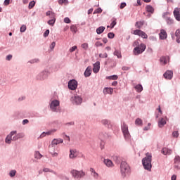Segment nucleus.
Segmentation results:
<instances>
[{
    "label": "nucleus",
    "mask_w": 180,
    "mask_h": 180,
    "mask_svg": "<svg viewBox=\"0 0 180 180\" xmlns=\"http://www.w3.org/2000/svg\"><path fill=\"white\" fill-rule=\"evenodd\" d=\"M120 173L121 176L124 179L125 178H128L131 174V169H130V166L127 164V162L122 161L120 164Z\"/></svg>",
    "instance_id": "obj_1"
},
{
    "label": "nucleus",
    "mask_w": 180,
    "mask_h": 180,
    "mask_svg": "<svg viewBox=\"0 0 180 180\" xmlns=\"http://www.w3.org/2000/svg\"><path fill=\"white\" fill-rule=\"evenodd\" d=\"M146 157L142 159V165L146 171H151L153 168V165H151V161H153V155L150 153H147Z\"/></svg>",
    "instance_id": "obj_2"
},
{
    "label": "nucleus",
    "mask_w": 180,
    "mask_h": 180,
    "mask_svg": "<svg viewBox=\"0 0 180 180\" xmlns=\"http://www.w3.org/2000/svg\"><path fill=\"white\" fill-rule=\"evenodd\" d=\"M49 108L51 112H53V113H58V112L61 110V108H60V101L51 98L49 103Z\"/></svg>",
    "instance_id": "obj_3"
},
{
    "label": "nucleus",
    "mask_w": 180,
    "mask_h": 180,
    "mask_svg": "<svg viewBox=\"0 0 180 180\" xmlns=\"http://www.w3.org/2000/svg\"><path fill=\"white\" fill-rule=\"evenodd\" d=\"M53 71H57V69L53 70V68L49 67L46 68L45 70L40 72L37 76V79L39 81H44V79H46V78H49V75Z\"/></svg>",
    "instance_id": "obj_4"
},
{
    "label": "nucleus",
    "mask_w": 180,
    "mask_h": 180,
    "mask_svg": "<svg viewBox=\"0 0 180 180\" xmlns=\"http://www.w3.org/2000/svg\"><path fill=\"white\" fill-rule=\"evenodd\" d=\"M121 130L124 140L126 141H130L131 140V135L130 134V131H129V126L126 123H123L121 125Z\"/></svg>",
    "instance_id": "obj_5"
},
{
    "label": "nucleus",
    "mask_w": 180,
    "mask_h": 180,
    "mask_svg": "<svg viewBox=\"0 0 180 180\" xmlns=\"http://www.w3.org/2000/svg\"><path fill=\"white\" fill-rule=\"evenodd\" d=\"M70 174L75 179H81V178H84V176H85V172L82 170L78 171L73 169L70 172Z\"/></svg>",
    "instance_id": "obj_6"
},
{
    "label": "nucleus",
    "mask_w": 180,
    "mask_h": 180,
    "mask_svg": "<svg viewBox=\"0 0 180 180\" xmlns=\"http://www.w3.org/2000/svg\"><path fill=\"white\" fill-rule=\"evenodd\" d=\"M68 86L70 91H75L78 88V82L74 79H70L68 83Z\"/></svg>",
    "instance_id": "obj_7"
},
{
    "label": "nucleus",
    "mask_w": 180,
    "mask_h": 180,
    "mask_svg": "<svg viewBox=\"0 0 180 180\" xmlns=\"http://www.w3.org/2000/svg\"><path fill=\"white\" fill-rule=\"evenodd\" d=\"M70 101L73 105H81L82 103V97L79 95H75L72 96Z\"/></svg>",
    "instance_id": "obj_8"
},
{
    "label": "nucleus",
    "mask_w": 180,
    "mask_h": 180,
    "mask_svg": "<svg viewBox=\"0 0 180 180\" xmlns=\"http://www.w3.org/2000/svg\"><path fill=\"white\" fill-rule=\"evenodd\" d=\"M17 131L14 130V131H11L9 134L7 135V136L6 137L5 139V143L6 144H11V143H12V141H13V136H15V134H16Z\"/></svg>",
    "instance_id": "obj_9"
},
{
    "label": "nucleus",
    "mask_w": 180,
    "mask_h": 180,
    "mask_svg": "<svg viewBox=\"0 0 180 180\" xmlns=\"http://www.w3.org/2000/svg\"><path fill=\"white\" fill-rule=\"evenodd\" d=\"M131 34H134L135 36H140L142 37V39H147V37H148L147 34H146V32H143L141 30H135L131 32Z\"/></svg>",
    "instance_id": "obj_10"
},
{
    "label": "nucleus",
    "mask_w": 180,
    "mask_h": 180,
    "mask_svg": "<svg viewBox=\"0 0 180 180\" xmlns=\"http://www.w3.org/2000/svg\"><path fill=\"white\" fill-rule=\"evenodd\" d=\"M146 46H138L134 49V56H139L143 51H146Z\"/></svg>",
    "instance_id": "obj_11"
},
{
    "label": "nucleus",
    "mask_w": 180,
    "mask_h": 180,
    "mask_svg": "<svg viewBox=\"0 0 180 180\" xmlns=\"http://www.w3.org/2000/svg\"><path fill=\"white\" fill-rule=\"evenodd\" d=\"M57 131V129H52L46 132H42L39 136V139H43V137H46V136H51V134H54Z\"/></svg>",
    "instance_id": "obj_12"
},
{
    "label": "nucleus",
    "mask_w": 180,
    "mask_h": 180,
    "mask_svg": "<svg viewBox=\"0 0 180 180\" xmlns=\"http://www.w3.org/2000/svg\"><path fill=\"white\" fill-rule=\"evenodd\" d=\"M160 65H167L169 63V57L168 56H161L160 58Z\"/></svg>",
    "instance_id": "obj_13"
},
{
    "label": "nucleus",
    "mask_w": 180,
    "mask_h": 180,
    "mask_svg": "<svg viewBox=\"0 0 180 180\" xmlns=\"http://www.w3.org/2000/svg\"><path fill=\"white\" fill-rule=\"evenodd\" d=\"M70 153L69 158L71 160H74L78 157V150H77V149H70Z\"/></svg>",
    "instance_id": "obj_14"
},
{
    "label": "nucleus",
    "mask_w": 180,
    "mask_h": 180,
    "mask_svg": "<svg viewBox=\"0 0 180 180\" xmlns=\"http://www.w3.org/2000/svg\"><path fill=\"white\" fill-rule=\"evenodd\" d=\"M163 77L165 79H172V77H174V72H172V70H167L164 73Z\"/></svg>",
    "instance_id": "obj_15"
},
{
    "label": "nucleus",
    "mask_w": 180,
    "mask_h": 180,
    "mask_svg": "<svg viewBox=\"0 0 180 180\" xmlns=\"http://www.w3.org/2000/svg\"><path fill=\"white\" fill-rule=\"evenodd\" d=\"M101 124H103V126H105V127H107V129H110V127H112V123L110 122V120L108 119L102 120Z\"/></svg>",
    "instance_id": "obj_16"
},
{
    "label": "nucleus",
    "mask_w": 180,
    "mask_h": 180,
    "mask_svg": "<svg viewBox=\"0 0 180 180\" xmlns=\"http://www.w3.org/2000/svg\"><path fill=\"white\" fill-rule=\"evenodd\" d=\"M25 137V134L20 132H16L15 134L13 136V141H16L19 140V139H23Z\"/></svg>",
    "instance_id": "obj_17"
},
{
    "label": "nucleus",
    "mask_w": 180,
    "mask_h": 180,
    "mask_svg": "<svg viewBox=\"0 0 180 180\" xmlns=\"http://www.w3.org/2000/svg\"><path fill=\"white\" fill-rule=\"evenodd\" d=\"M63 143H64V140H63V139L58 138L53 139L51 144L56 147V146H58V144H61Z\"/></svg>",
    "instance_id": "obj_18"
},
{
    "label": "nucleus",
    "mask_w": 180,
    "mask_h": 180,
    "mask_svg": "<svg viewBox=\"0 0 180 180\" xmlns=\"http://www.w3.org/2000/svg\"><path fill=\"white\" fill-rule=\"evenodd\" d=\"M99 70H101V63L97 61L94 64L93 71L94 74H98V72H99Z\"/></svg>",
    "instance_id": "obj_19"
},
{
    "label": "nucleus",
    "mask_w": 180,
    "mask_h": 180,
    "mask_svg": "<svg viewBox=\"0 0 180 180\" xmlns=\"http://www.w3.org/2000/svg\"><path fill=\"white\" fill-rule=\"evenodd\" d=\"M176 20L180 21V8H176L173 12Z\"/></svg>",
    "instance_id": "obj_20"
},
{
    "label": "nucleus",
    "mask_w": 180,
    "mask_h": 180,
    "mask_svg": "<svg viewBox=\"0 0 180 180\" xmlns=\"http://www.w3.org/2000/svg\"><path fill=\"white\" fill-rule=\"evenodd\" d=\"M159 37H160V39H161V40H165V39L168 37L167 31H165V30H160V32L159 33Z\"/></svg>",
    "instance_id": "obj_21"
},
{
    "label": "nucleus",
    "mask_w": 180,
    "mask_h": 180,
    "mask_svg": "<svg viewBox=\"0 0 180 180\" xmlns=\"http://www.w3.org/2000/svg\"><path fill=\"white\" fill-rule=\"evenodd\" d=\"M103 94H104V95H112V94H113V88L105 87L103 90Z\"/></svg>",
    "instance_id": "obj_22"
},
{
    "label": "nucleus",
    "mask_w": 180,
    "mask_h": 180,
    "mask_svg": "<svg viewBox=\"0 0 180 180\" xmlns=\"http://www.w3.org/2000/svg\"><path fill=\"white\" fill-rule=\"evenodd\" d=\"M90 172H91V176H93V178H94V179H99V174H98V173L95 171V169H94V168H90Z\"/></svg>",
    "instance_id": "obj_23"
},
{
    "label": "nucleus",
    "mask_w": 180,
    "mask_h": 180,
    "mask_svg": "<svg viewBox=\"0 0 180 180\" xmlns=\"http://www.w3.org/2000/svg\"><path fill=\"white\" fill-rule=\"evenodd\" d=\"M162 154L164 155H171V154H172V150L168 148H163L162 149Z\"/></svg>",
    "instance_id": "obj_24"
},
{
    "label": "nucleus",
    "mask_w": 180,
    "mask_h": 180,
    "mask_svg": "<svg viewBox=\"0 0 180 180\" xmlns=\"http://www.w3.org/2000/svg\"><path fill=\"white\" fill-rule=\"evenodd\" d=\"M103 162L105 165H106V167H108V168L113 167V162H112V160H110V159H104Z\"/></svg>",
    "instance_id": "obj_25"
},
{
    "label": "nucleus",
    "mask_w": 180,
    "mask_h": 180,
    "mask_svg": "<svg viewBox=\"0 0 180 180\" xmlns=\"http://www.w3.org/2000/svg\"><path fill=\"white\" fill-rule=\"evenodd\" d=\"M165 124H167V121L165 120V119H164V118L159 119L158 127H160L161 129V128L164 127V126H165Z\"/></svg>",
    "instance_id": "obj_26"
},
{
    "label": "nucleus",
    "mask_w": 180,
    "mask_h": 180,
    "mask_svg": "<svg viewBox=\"0 0 180 180\" xmlns=\"http://www.w3.org/2000/svg\"><path fill=\"white\" fill-rule=\"evenodd\" d=\"M91 71H92V68L91 66L87 67L86 70L84 71V77H86V78L88 77H91Z\"/></svg>",
    "instance_id": "obj_27"
},
{
    "label": "nucleus",
    "mask_w": 180,
    "mask_h": 180,
    "mask_svg": "<svg viewBox=\"0 0 180 180\" xmlns=\"http://www.w3.org/2000/svg\"><path fill=\"white\" fill-rule=\"evenodd\" d=\"M119 78V76L117 75H113L111 76H107L105 77V79H110L111 81H116Z\"/></svg>",
    "instance_id": "obj_28"
},
{
    "label": "nucleus",
    "mask_w": 180,
    "mask_h": 180,
    "mask_svg": "<svg viewBox=\"0 0 180 180\" xmlns=\"http://www.w3.org/2000/svg\"><path fill=\"white\" fill-rule=\"evenodd\" d=\"M134 88L136 92H138L139 94H140V92H143V85L136 84V86H134Z\"/></svg>",
    "instance_id": "obj_29"
},
{
    "label": "nucleus",
    "mask_w": 180,
    "mask_h": 180,
    "mask_svg": "<svg viewBox=\"0 0 180 180\" xmlns=\"http://www.w3.org/2000/svg\"><path fill=\"white\" fill-rule=\"evenodd\" d=\"M46 16H49L51 20L56 19V13H54L53 11H47Z\"/></svg>",
    "instance_id": "obj_30"
},
{
    "label": "nucleus",
    "mask_w": 180,
    "mask_h": 180,
    "mask_svg": "<svg viewBox=\"0 0 180 180\" xmlns=\"http://www.w3.org/2000/svg\"><path fill=\"white\" fill-rule=\"evenodd\" d=\"M143 25H144V21H137L135 23V26L136 27H137V29H140L141 27H143Z\"/></svg>",
    "instance_id": "obj_31"
},
{
    "label": "nucleus",
    "mask_w": 180,
    "mask_h": 180,
    "mask_svg": "<svg viewBox=\"0 0 180 180\" xmlns=\"http://www.w3.org/2000/svg\"><path fill=\"white\" fill-rule=\"evenodd\" d=\"M146 12H149L150 13H154V8L153 6L148 5L146 7Z\"/></svg>",
    "instance_id": "obj_32"
},
{
    "label": "nucleus",
    "mask_w": 180,
    "mask_h": 180,
    "mask_svg": "<svg viewBox=\"0 0 180 180\" xmlns=\"http://www.w3.org/2000/svg\"><path fill=\"white\" fill-rule=\"evenodd\" d=\"M105 32V27L101 26L96 29V33L97 34H101V33H103Z\"/></svg>",
    "instance_id": "obj_33"
},
{
    "label": "nucleus",
    "mask_w": 180,
    "mask_h": 180,
    "mask_svg": "<svg viewBox=\"0 0 180 180\" xmlns=\"http://www.w3.org/2000/svg\"><path fill=\"white\" fill-rule=\"evenodd\" d=\"M56 146L54 145H52V143H51L49 146V152L50 153V154L51 153H54L56 151Z\"/></svg>",
    "instance_id": "obj_34"
},
{
    "label": "nucleus",
    "mask_w": 180,
    "mask_h": 180,
    "mask_svg": "<svg viewBox=\"0 0 180 180\" xmlns=\"http://www.w3.org/2000/svg\"><path fill=\"white\" fill-rule=\"evenodd\" d=\"M135 124L136 126H143V120L140 118H137L135 120Z\"/></svg>",
    "instance_id": "obj_35"
},
{
    "label": "nucleus",
    "mask_w": 180,
    "mask_h": 180,
    "mask_svg": "<svg viewBox=\"0 0 180 180\" xmlns=\"http://www.w3.org/2000/svg\"><path fill=\"white\" fill-rule=\"evenodd\" d=\"M43 157V155H41L40 152L36 151L34 153V158L37 160H40Z\"/></svg>",
    "instance_id": "obj_36"
},
{
    "label": "nucleus",
    "mask_w": 180,
    "mask_h": 180,
    "mask_svg": "<svg viewBox=\"0 0 180 180\" xmlns=\"http://www.w3.org/2000/svg\"><path fill=\"white\" fill-rule=\"evenodd\" d=\"M43 172H51L52 174H54V175H56L57 174L53 169H51L47 168V167H45V168L43 169Z\"/></svg>",
    "instance_id": "obj_37"
},
{
    "label": "nucleus",
    "mask_w": 180,
    "mask_h": 180,
    "mask_svg": "<svg viewBox=\"0 0 180 180\" xmlns=\"http://www.w3.org/2000/svg\"><path fill=\"white\" fill-rule=\"evenodd\" d=\"M99 137L100 139H106L108 137V133L106 132H101L100 134H99Z\"/></svg>",
    "instance_id": "obj_38"
},
{
    "label": "nucleus",
    "mask_w": 180,
    "mask_h": 180,
    "mask_svg": "<svg viewBox=\"0 0 180 180\" xmlns=\"http://www.w3.org/2000/svg\"><path fill=\"white\" fill-rule=\"evenodd\" d=\"M172 137L178 139L179 137V132L178 131H174L172 134Z\"/></svg>",
    "instance_id": "obj_39"
},
{
    "label": "nucleus",
    "mask_w": 180,
    "mask_h": 180,
    "mask_svg": "<svg viewBox=\"0 0 180 180\" xmlns=\"http://www.w3.org/2000/svg\"><path fill=\"white\" fill-rule=\"evenodd\" d=\"M114 56H116L117 58H120L122 57V53L120 51L115 50L114 51Z\"/></svg>",
    "instance_id": "obj_40"
},
{
    "label": "nucleus",
    "mask_w": 180,
    "mask_h": 180,
    "mask_svg": "<svg viewBox=\"0 0 180 180\" xmlns=\"http://www.w3.org/2000/svg\"><path fill=\"white\" fill-rule=\"evenodd\" d=\"M15 175H16V170L12 169V170L10 171V172H9V176H10L11 178L15 177Z\"/></svg>",
    "instance_id": "obj_41"
},
{
    "label": "nucleus",
    "mask_w": 180,
    "mask_h": 180,
    "mask_svg": "<svg viewBox=\"0 0 180 180\" xmlns=\"http://www.w3.org/2000/svg\"><path fill=\"white\" fill-rule=\"evenodd\" d=\"M39 62H40V60L39 58H34L29 61V63H30V64H36Z\"/></svg>",
    "instance_id": "obj_42"
},
{
    "label": "nucleus",
    "mask_w": 180,
    "mask_h": 180,
    "mask_svg": "<svg viewBox=\"0 0 180 180\" xmlns=\"http://www.w3.org/2000/svg\"><path fill=\"white\" fill-rule=\"evenodd\" d=\"M35 5H36V2L34 1H32L29 4V6H28L29 9L33 8Z\"/></svg>",
    "instance_id": "obj_43"
},
{
    "label": "nucleus",
    "mask_w": 180,
    "mask_h": 180,
    "mask_svg": "<svg viewBox=\"0 0 180 180\" xmlns=\"http://www.w3.org/2000/svg\"><path fill=\"white\" fill-rule=\"evenodd\" d=\"M70 30H71V32H72L73 33H77V26H75V25H72L71 27H70Z\"/></svg>",
    "instance_id": "obj_44"
},
{
    "label": "nucleus",
    "mask_w": 180,
    "mask_h": 180,
    "mask_svg": "<svg viewBox=\"0 0 180 180\" xmlns=\"http://www.w3.org/2000/svg\"><path fill=\"white\" fill-rule=\"evenodd\" d=\"M45 50H48L49 53H50V51H53L54 50V46H45Z\"/></svg>",
    "instance_id": "obj_45"
},
{
    "label": "nucleus",
    "mask_w": 180,
    "mask_h": 180,
    "mask_svg": "<svg viewBox=\"0 0 180 180\" xmlns=\"http://www.w3.org/2000/svg\"><path fill=\"white\" fill-rule=\"evenodd\" d=\"M54 23H56V19H51L48 21V25L50 26H54Z\"/></svg>",
    "instance_id": "obj_46"
},
{
    "label": "nucleus",
    "mask_w": 180,
    "mask_h": 180,
    "mask_svg": "<svg viewBox=\"0 0 180 180\" xmlns=\"http://www.w3.org/2000/svg\"><path fill=\"white\" fill-rule=\"evenodd\" d=\"M180 163V157L179 155H176L174 158V164H179Z\"/></svg>",
    "instance_id": "obj_47"
},
{
    "label": "nucleus",
    "mask_w": 180,
    "mask_h": 180,
    "mask_svg": "<svg viewBox=\"0 0 180 180\" xmlns=\"http://www.w3.org/2000/svg\"><path fill=\"white\" fill-rule=\"evenodd\" d=\"M116 23H117L116 22V18H113L112 21V22L110 24L111 29H113L115 27V26H116Z\"/></svg>",
    "instance_id": "obj_48"
},
{
    "label": "nucleus",
    "mask_w": 180,
    "mask_h": 180,
    "mask_svg": "<svg viewBox=\"0 0 180 180\" xmlns=\"http://www.w3.org/2000/svg\"><path fill=\"white\" fill-rule=\"evenodd\" d=\"M99 57L100 58H108V53H100Z\"/></svg>",
    "instance_id": "obj_49"
},
{
    "label": "nucleus",
    "mask_w": 180,
    "mask_h": 180,
    "mask_svg": "<svg viewBox=\"0 0 180 180\" xmlns=\"http://www.w3.org/2000/svg\"><path fill=\"white\" fill-rule=\"evenodd\" d=\"M59 178H60V179L70 180V178H68V176H67L65 175H63V174H60L59 176Z\"/></svg>",
    "instance_id": "obj_50"
},
{
    "label": "nucleus",
    "mask_w": 180,
    "mask_h": 180,
    "mask_svg": "<svg viewBox=\"0 0 180 180\" xmlns=\"http://www.w3.org/2000/svg\"><path fill=\"white\" fill-rule=\"evenodd\" d=\"M96 13H102V8H98L96 9L94 12V15H95Z\"/></svg>",
    "instance_id": "obj_51"
},
{
    "label": "nucleus",
    "mask_w": 180,
    "mask_h": 180,
    "mask_svg": "<svg viewBox=\"0 0 180 180\" xmlns=\"http://www.w3.org/2000/svg\"><path fill=\"white\" fill-rule=\"evenodd\" d=\"M166 22L167 25H172V23H174V20L169 18L166 20Z\"/></svg>",
    "instance_id": "obj_52"
},
{
    "label": "nucleus",
    "mask_w": 180,
    "mask_h": 180,
    "mask_svg": "<svg viewBox=\"0 0 180 180\" xmlns=\"http://www.w3.org/2000/svg\"><path fill=\"white\" fill-rule=\"evenodd\" d=\"M20 30L21 33L26 32V25H22Z\"/></svg>",
    "instance_id": "obj_53"
},
{
    "label": "nucleus",
    "mask_w": 180,
    "mask_h": 180,
    "mask_svg": "<svg viewBox=\"0 0 180 180\" xmlns=\"http://www.w3.org/2000/svg\"><path fill=\"white\" fill-rule=\"evenodd\" d=\"M108 37L109 39H113V37H115V34L113 32H109L108 34Z\"/></svg>",
    "instance_id": "obj_54"
},
{
    "label": "nucleus",
    "mask_w": 180,
    "mask_h": 180,
    "mask_svg": "<svg viewBox=\"0 0 180 180\" xmlns=\"http://www.w3.org/2000/svg\"><path fill=\"white\" fill-rule=\"evenodd\" d=\"M129 70H130V67H129V66H123L122 68V71H129Z\"/></svg>",
    "instance_id": "obj_55"
},
{
    "label": "nucleus",
    "mask_w": 180,
    "mask_h": 180,
    "mask_svg": "<svg viewBox=\"0 0 180 180\" xmlns=\"http://www.w3.org/2000/svg\"><path fill=\"white\" fill-rule=\"evenodd\" d=\"M64 22L65 23H71V20H70V18H68V17H66L64 18Z\"/></svg>",
    "instance_id": "obj_56"
},
{
    "label": "nucleus",
    "mask_w": 180,
    "mask_h": 180,
    "mask_svg": "<svg viewBox=\"0 0 180 180\" xmlns=\"http://www.w3.org/2000/svg\"><path fill=\"white\" fill-rule=\"evenodd\" d=\"M150 126H151V123H148V126H147V127H145L143 128V130H145V131L150 130Z\"/></svg>",
    "instance_id": "obj_57"
},
{
    "label": "nucleus",
    "mask_w": 180,
    "mask_h": 180,
    "mask_svg": "<svg viewBox=\"0 0 180 180\" xmlns=\"http://www.w3.org/2000/svg\"><path fill=\"white\" fill-rule=\"evenodd\" d=\"M49 34H50V30H46L45 31V32L44 33V37H47V36H49Z\"/></svg>",
    "instance_id": "obj_58"
},
{
    "label": "nucleus",
    "mask_w": 180,
    "mask_h": 180,
    "mask_svg": "<svg viewBox=\"0 0 180 180\" xmlns=\"http://www.w3.org/2000/svg\"><path fill=\"white\" fill-rule=\"evenodd\" d=\"M12 55L10 54V55H8L6 57V61H11V60H12Z\"/></svg>",
    "instance_id": "obj_59"
},
{
    "label": "nucleus",
    "mask_w": 180,
    "mask_h": 180,
    "mask_svg": "<svg viewBox=\"0 0 180 180\" xmlns=\"http://www.w3.org/2000/svg\"><path fill=\"white\" fill-rule=\"evenodd\" d=\"M135 46H143V44H140V39H137L135 41Z\"/></svg>",
    "instance_id": "obj_60"
},
{
    "label": "nucleus",
    "mask_w": 180,
    "mask_h": 180,
    "mask_svg": "<svg viewBox=\"0 0 180 180\" xmlns=\"http://www.w3.org/2000/svg\"><path fill=\"white\" fill-rule=\"evenodd\" d=\"M175 36H176V37H180V30H179V29H178V30H176Z\"/></svg>",
    "instance_id": "obj_61"
},
{
    "label": "nucleus",
    "mask_w": 180,
    "mask_h": 180,
    "mask_svg": "<svg viewBox=\"0 0 180 180\" xmlns=\"http://www.w3.org/2000/svg\"><path fill=\"white\" fill-rule=\"evenodd\" d=\"M76 49H77V46H72L71 49H70V53L75 51Z\"/></svg>",
    "instance_id": "obj_62"
},
{
    "label": "nucleus",
    "mask_w": 180,
    "mask_h": 180,
    "mask_svg": "<svg viewBox=\"0 0 180 180\" xmlns=\"http://www.w3.org/2000/svg\"><path fill=\"white\" fill-rule=\"evenodd\" d=\"M51 155H52V157H58V153H57L56 151L51 153Z\"/></svg>",
    "instance_id": "obj_63"
},
{
    "label": "nucleus",
    "mask_w": 180,
    "mask_h": 180,
    "mask_svg": "<svg viewBox=\"0 0 180 180\" xmlns=\"http://www.w3.org/2000/svg\"><path fill=\"white\" fill-rule=\"evenodd\" d=\"M29 123V120L25 119L22 120V124L25 126V124H27Z\"/></svg>",
    "instance_id": "obj_64"
}]
</instances>
